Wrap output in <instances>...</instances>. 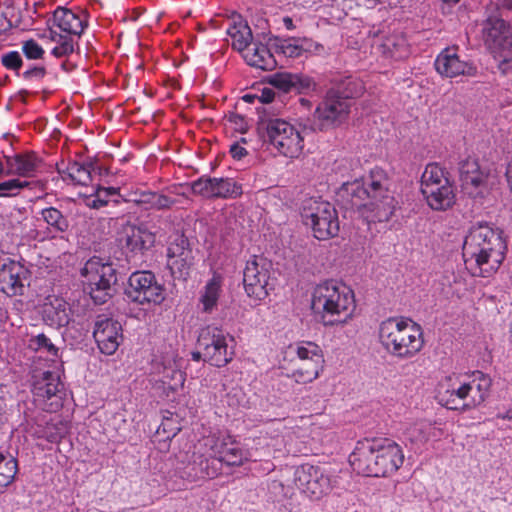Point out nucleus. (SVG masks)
<instances>
[{"label": "nucleus", "instance_id": "nucleus-1", "mask_svg": "<svg viewBox=\"0 0 512 512\" xmlns=\"http://www.w3.org/2000/svg\"><path fill=\"white\" fill-rule=\"evenodd\" d=\"M506 251L503 231L488 223H479L466 235L462 257L471 275L489 277L499 269Z\"/></svg>", "mask_w": 512, "mask_h": 512}, {"label": "nucleus", "instance_id": "nucleus-2", "mask_svg": "<svg viewBox=\"0 0 512 512\" xmlns=\"http://www.w3.org/2000/svg\"><path fill=\"white\" fill-rule=\"evenodd\" d=\"M355 307L354 293L344 283L328 280L313 289L311 308L325 326L346 323L351 319Z\"/></svg>", "mask_w": 512, "mask_h": 512}, {"label": "nucleus", "instance_id": "nucleus-3", "mask_svg": "<svg viewBox=\"0 0 512 512\" xmlns=\"http://www.w3.org/2000/svg\"><path fill=\"white\" fill-rule=\"evenodd\" d=\"M379 339L392 356L400 359L414 357L424 345L421 326L410 318L391 317L380 324Z\"/></svg>", "mask_w": 512, "mask_h": 512}, {"label": "nucleus", "instance_id": "nucleus-4", "mask_svg": "<svg viewBox=\"0 0 512 512\" xmlns=\"http://www.w3.org/2000/svg\"><path fill=\"white\" fill-rule=\"evenodd\" d=\"M266 140L278 154L287 158H298L304 149V139L310 131L308 123L293 124L282 118L266 121Z\"/></svg>", "mask_w": 512, "mask_h": 512}, {"label": "nucleus", "instance_id": "nucleus-5", "mask_svg": "<svg viewBox=\"0 0 512 512\" xmlns=\"http://www.w3.org/2000/svg\"><path fill=\"white\" fill-rule=\"evenodd\" d=\"M80 275L84 291L96 304H103L112 297L113 285L117 282V277L111 263L93 257L84 264Z\"/></svg>", "mask_w": 512, "mask_h": 512}, {"label": "nucleus", "instance_id": "nucleus-6", "mask_svg": "<svg viewBox=\"0 0 512 512\" xmlns=\"http://www.w3.org/2000/svg\"><path fill=\"white\" fill-rule=\"evenodd\" d=\"M459 181L464 194L474 199L487 197L495 186V176L476 157L467 156L458 164Z\"/></svg>", "mask_w": 512, "mask_h": 512}, {"label": "nucleus", "instance_id": "nucleus-7", "mask_svg": "<svg viewBox=\"0 0 512 512\" xmlns=\"http://www.w3.org/2000/svg\"><path fill=\"white\" fill-rule=\"evenodd\" d=\"M386 193H391L387 174L382 168L375 167L365 181L356 179L353 182L344 183L339 196L347 202V205L363 206L364 200L376 199Z\"/></svg>", "mask_w": 512, "mask_h": 512}, {"label": "nucleus", "instance_id": "nucleus-8", "mask_svg": "<svg viewBox=\"0 0 512 512\" xmlns=\"http://www.w3.org/2000/svg\"><path fill=\"white\" fill-rule=\"evenodd\" d=\"M302 218L310 226L314 237L327 240L339 232V220L334 206L320 199H310L303 206Z\"/></svg>", "mask_w": 512, "mask_h": 512}, {"label": "nucleus", "instance_id": "nucleus-9", "mask_svg": "<svg viewBox=\"0 0 512 512\" xmlns=\"http://www.w3.org/2000/svg\"><path fill=\"white\" fill-rule=\"evenodd\" d=\"M234 338L217 327L208 326L198 338L203 360L216 367L227 365L234 356Z\"/></svg>", "mask_w": 512, "mask_h": 512}, {"label": "nucleus", "instance_id": "nucleus-10", "mask_svg": "<svg viewBox=\"0 0 512 512\" xmlns=\"http://www.w3.org/2000/svg\"><path fill=\"white\" fill-rule=\"evenodd\" d=\"M352 101L348 96H341L337 91L327 92L314 113V122L310 131L326 130L340 124L348 115Z\"/></svg>", "mask_w": 512, "mask_h": 512}, {"label": "nucleus", "instance_id": "nucleus-11", "mask_svg": "<svg viewBox=\"0 0 512 512\" xmlns=\"http://www.w3.org/2000/svg\"><path fill=\"white\" fill-rule=\"evenodd\" d=\"M421 191L432 209L445 210L448 206V177L444 168L436 163L428 164L422 174Z\"/></svg>", "mask_w": 512, "mask_h": 512}, {"label": "nucleus", "instance_id": "nucleus-12", "mask_svg": "<svg viewBox=\"0 0 512 512\" xmlns=\"http://www.w3.org/2000/svg\"><path fill=\"white\" fill-rule=\"evenodd\" d=\"M125 294L129 300L138 304H160L164 299V288L150 271H138L131 274Z\"/></svg>", "mask_w": 512, "mask_h": 512}, {"label": "nucleus", "instance_id": "nucleus-13", "mask_svg": "<svg viewBox=\"0 0 512 512\" xmlns=\"http://www.w3.org/2000/svg\"><path fill=\"white\" fill-rule=\"evenodd\" d=\"M60 387L59 377L50 371L35 375L32 384L35 404L50 413L58 411L62 407Z\"/></svg>", "mask_w": 512, "mask_h": 512}, {"label": "nucleus", "instance_id": "nucleus-14", "mask_svg": "<svg viewBox=\"0 0 512 512\" xmlns=\"http://www.w3.org/2000/svg\"><path fill=\"white\" fill-rule=\"evenodd\" d=\"M269 264L263 258L252 256L243 271V284L248 297L261 301L265 299L271 286L269 284Z\"/></svg>", "mask_w": 512, "mask_h": 512}, {"label": "nucleus", "instance_id": "nucleus-15", "mask_svg": "<svg viewBox=\"0 0 512 512\" xmlns=\"http://www.w3.org/2000/svg\"><path fill=\"white\" fill-rule=\"evenodd\" d=\"M297 488L310 498L318 499L331 489V479L323 469L310 464H303L294 472Z\"/></svg>", "mask_w": 512, "mask_h": 512}, {"label": "nucleus", "instance_id": "nucleus-16", "mask_svg": "<svg viewBox=\"0 0 512 512\" xmlns=\"http://www.w3.org/2000/svg\"><path fill=\"white\" fill-rule=\"evenodd\" d=\"M295 351L298 358L307 363L306 368L301 367L293 372L295 382L300 384L313 382L323 369L322 349L313 342H302L297 345Z\"/></svg>", "mask_w": 512, "mask_h": 512}, {"label": "nucleus", "instance_id": "nucleus-17", "mask_svg": "<svg viewBox=\"0 0 512 512\" xmlns=\"http://www.w3.org/2000/svg\"><path fill=\"white\" fill-rule=\"evenodd\" d=\"M122 325L107 315H98L94 323L93 337L101 353L113 355L123 341Z\"/></svg>", "mask_w": 512, "mask_h": 512}, {"label": "nucleus", "instance_id": "nucleus-18", "mask_svg": "<svg viewBox=\"0 0 512 512\" xmlns=\"http://www.w3.org/2000/svg\"><path fill=\"white\" fill-rule=\"evenodd\" d=\"M482 36L485 45L495 55L508 52L512 47L509 25L501 17L489 16L483 23Z\"/></svg>", "mask_w": 512, "mask_h": 512}, {"label": "nucleus", "instance_id": "nucleus-19", "mask_svg": "<svg viewBox=\"0 0 512 512\" xmlns=\"http://www.w3.org/2000/svg\"><path fill=\"white\" fill-rule=\"evenodd\" d=\"M378 452L375 457L374 472L376 477H385L396 472L404 461L401 447L392 440L378 439Z\"/></svg>", "mask_w": 512, "mask_h": 512}, {"label": "nucleus", "instance_id": "nucleus-20", "mask_svg": "<svg viewBox=\"0 0 512 512\" xmlns=\"http://www.w3.org/2000/svg\"><path fill=\"white\" fill-rule=\"evenodd\" d=\"M378 439H364L358 441L353 452L349 456V463L353 470L364 476L376 477L374 467L375 457L378 452Z\"/></svg>", "mask_w": 512, "mask_h": 512}, {"label": "nucleus", "instance_id": "nucleus-21", "mask_svg": "<svg viewBox=\"0 0 512 512\" xmlns=\"http://www.w3.org/2000/svg\"><path fill=\"white\" fill-rule=\"evenodd\" d=\"M167 265L175 278L185 279L194 262L192 250L188 247L187 240L179 237L171 243L167 251Z\"/></svg>", "mask_w": 512, "mask_h": 512}, {"label": "nucleus", "instance_id": "nucleus-22", "mask_svg": "<svg viewBox=\"0 0 512 512\" xmlns=\"http://www.w3.org/2000/svg\"><path fill=\"white\" fill-rule=\"evenodd\" d=\"M27 277L28 270L21 263L10 258L0 260V284L6 294H22Z\"/></svg>", "mask_w": 512, "mask_h": 512}, {"label": "nucleus", "instance_id": "nucleus-23", "mask_svg": "<svg viewBox=\"0 0 512 512\" xmlns=\"http://www.w3.org/2000/svg\"><path fill=\"white\" fill-rule=\"evenodd\" d=\"M357 209L368 223L388 221L396 209V201L391 193L378 196L376 199H366L363 206H350Z\"/></svg>", "mask_w": 512, "mask_h": 512}, {"label": "nucleus", "instance_id": "nucleus-24", "mask_svg": "<svg viewBox=\"0 0 512 512\" xmlns=\"http://www.w3.org/2000/svg\"><path fill=\"white\" fill-rule=\"evenodd\" d=\"M184 360L175 351H168L157 364L156 369L161 374V382L168 389L176 391L183 387L185 373L182 371Z\"/></svg>", "mask_w": 512, "mask_h": 512}, {"label": "nucleus", "instance_id": "nucleus-25", "mask_svg": "<svg viewBox=\"0 0 512 512\" xmlns=\"http://www.w3.org/2000/svg\"><path fill=\"white\" fill-rule=\"evenodd\" d=\"M43 321L51 327L66 326L71 320L70 305L62 298L49 296L41 308Z\"/></svg>", "mask_w": 512, "mask_h": 512}, {"label": "nucleus", "instance_id": "nucleus-26", "mask_svg": "<svg viewBox=\"0 0 512 512\" xmlns=\"http://www.w3.org/2000/svg\"><path fill=\"white\" fill-rule=\"evenodd\" d=\"M53 25L68 36H81L87 26L86 13L58 7L53 13Z\"/></svg>", "mask_w": 512, "mask_h": 512}, {"label": "nucleus", "instance_id": "nucleus-27", "mask_svg": "<svg viewBox=\"0 0 512 512\" xmlns=\"http://www.w3.org/2000/svg\"><path fill=\"white\" fill-rule=\"evenodd\" d=\"M40 164L41 160L32 152L5 156L7 175H16L25 178L35 177Z\"/></svg>", "mask_w": 512, "mask_h": 512}, {"label": "nucleus", "instance_id": "nucleus-28", "mask_svg": "<svg viewBox=\"0 0 512 512\" xmlns=\"http://www.w3.org/2000/svg\"><path fill=\"white\" fill-rule=\"evenodd\" d=\"M156 232L147 224L129 225L124 228L125 246L133 253L149 249L155 242Z\"/></svg>", "mask_w": 512, "mask_h": 512}, {"label": "nucleus", "instance_id": "nucleus-29", "mask_svg": "<svg viewBox=\"0 0 512 512\" xmlns=\"http://www.w3.org/2000/svg\"><path fill=\"white\" fill-rule=\"evenodd\" d=\"M222 464L218 458L208 455L197 456L192 464H189L183 471L182 477L189 481H196L205 478H214L221 471Z\"/></svg>", "mask_w": 512, "mask_h": 512}, {"label": "nucleus", "instance_id": "nucleus-30", "mask_svg": "<svg viewBox=\"0 0 512 512\" xmlns=\"http://www.w3.org/2000/svg\"><path fill=\"white\" fill-rule=\"evenodd\" d=\"M242 57L249 66L260 70H272L277 64L268 47L260 42H253Z\"/></svg>", "mask_w": 512, "mask_h": 512}, {"label": "nucleus", "instance_id": "nucleus-31", "mask_svg": "<svg viewBox=\"0 0 512 512\" xmlns=\"http://www.w3.org/2000/svg\"><path fill=\"white\" fill-rule=\"evenodd\" d=\"M227 35L231 39L233 49L240 52L241 55L254 42L249 25L240 16L232 19V23L227 28Z\"/></svg>", "mask_w": 512, "mask_h": 512}, {"label": "nucleus", "instance_id": "nucleus-32", "mask_svg": "<svg viewBox=\"0 0 512 512\" xmlns=\"http://www.w3.org/2000/svg\"><path fill=\"white\" fill-rule=\"evenodd\" d=\"M222 295V278L220 275H213L200 291L199 305L204 313H212L218 305Z\"/></svg>", "mask_w": 512, "mask_h": 512}, {"label": "nucleus", "instance_id": "nucleus-33", "mask_svg": "<svg viewBox=\"0 0 512 512\" xmlns=\"http://www.w3.org/2000/svg\"><path fill=\"white\" fill-rule=\"evenodd\" d=\"M250 458L251 455L249 451L243 449L239 443L231 437L218 460L221 464L225 463L228 466H240Z\"/></svg>", "mask_w": 512, "mask_h": 512}, {"label": "nucleus", "instance_id": "nucleus-34", "mask_svg": "<svg viewBox=\"0 0 512 512\" xmlns=\"http://www.w3.org/2000/svg\"><path fill=\"white\" fill-rule=\"evenodd\" d=\"M230 439L231 436L224 432L212 433L202 439L201 445L204 447L206 455L219 458Z\"/></svg>", "mask_w": 512, "mask_h": 512}, {"label": "nucleus", "instance_id": "nucleus-35", "mask_svg": "<svg viewBox=\"0 0 512 512\" xmlns=\"http://www.w3.org/2000/svg\"><path fill=\"white\" fill-rule=\"evenodd\" d=\"M230 439L231 436L224 432L212 433L202 439L201 445L204 447L206 455L219 458Z\"/></svg>", "mask_w": 512, "mask_h": 512}, {"label": "nucleus", "instance_id": "nucleus-36", "mask_svg": "<svg viewBox=\"0 0 512 512\" xmlns=\"http://www.w3.org/2000/svg\"><path fill=\"white\" fill-rule=\"evenodd\" d=\"M269 83L284 92L298 90L304 86L302 78L297 74L276 73L270 77Z\"/></svg>", "mask_w": 512, "mask_h": 512}, {"label": "nucleus", "instance_id": "nucleus-37", "mask_svg": "<svg viewBox=\"0 0 512 512\" xmlns=\"http://www.w3.org/2000/svg\"><path fill=\"white\" fill-rule=\"evenodd\" d=\"M17 471V460L10 454L0 452V488L9 486Z\"/></svg>", "mask_w": 512, "mask_h": 512}, {"label": "nucleus", "instance_id": "nucleus-38", "mask_svg": "<svg viewBox=\"0 0 512 512\" xmlns=\"http://www.w3.org/2000/svg\"><path fill=\"white\" fill-rule=\"evenodd\" d=\"M214 190V198H235L242 194L241 186L229 178H214Z\"/></svg>", "mask_w": 512, "mask_h": 512}, {"label": "nucleus", "instance_id": "nucleus-39", "mask_svg": "<svg viewBox=\"0 0 512 512\" xmlns=\"http://www.w3.org/2000/svg\"><path fill=\"white\" fill-rule=\"evenodd\" d=\"M50 39L51 41L57 43L51 54L56 58H61L70 55L74 51V41L71 36L62 35L56 32L53 29H50Z\"/></svg>", "mask_w": 512, "mask_h": 512}, {"label": "nucleus", "instance_id": "nucleus-40", "mask_svg": "<svg viewBox=\"0 0 512 512\" xmlns=\"http://www.w3.org/2000/svg\"><path fill=\"white\" fill-rule=\"evenodd\" d=\"M66 174L75 184L87 185L91 181V165L70 162L66 168Z\"/></svg>", "mask_w": 512, "mask_h": 512}, {"label": "nucleus", "instance_id": "nucleus-41", "mask_svg": "<svg viewBox=\"0 0 512 512\" xmlns=\"http://www.w3.org/2000/svg\"><path fill=\"white\" fill-rule=\"evenodd\" d=\"M118 188L98 187L95 193L87 199V206L93 209L104 207L110 201V198L118 196Z\"/></svg>", "mask_w": 512, "mask_h": 512}, {"label": "nucleus", "instance_id": "nucleus-42", "mask_svg": "<svg viewBox=\"0 0 512 512\" xmlns=\"http://www.w3.org/2000/svg\"><path fill=\"white\" fill-rule=\"evenodd\" d=\"M41 215L43 220L57 232H65L69 227L66 217L54 207L43 209Z\"/></svg>", "mask_w": 512, "mask_h": 512}, {"label": "nucleus", "instance_id": "nucleus-43", "mask_svg": "<svg viewBox=\"0 0 512 512\" xmlns=\"http://www.w3.org/2000/svg\"><path fill=\"white\" fill-rule=\"evenodd\" d=\"M29 347L37 352L46 353L51 359L58 357V348L43 333L32 336L29 340Z\"/></svg>", "mask_w": 512, "mask_h": 512}, {"label": "nucleus", "instance_id": "nucleus-44", "mask_svg": "<svg viewBox=\"0 0 512 512\" xmlns=\"http://www.w3.org/2000/svg\"><path fill=\"white\" fill-rule=\"evenodd\" d=\"M28 186V181L20 180L19 178L0 182V197L17 196L22 189Z\"/></svg>", "mask_w": 512, "mask_h": 512}, {"label": "nucleus", "instance_id": "nucleus-45", "mask_svg": "<svg viewBox=\"0 0 512 512\" xmlns=\"http://www.w3.org/2000/svg\"><path fill=\"white\" fill-rule=\"evenodd\" d=\"M191 189L194 194L201 195L206 198H214V178L201 177L192 182Z\"/></svg>", "mask_w": 512, "mask_h": 512}, {"label": "nucleus", "instance_id": "nucleus-46", "mask_svg": "<svg viewBox=\"0 0 512 512\" xmlns=\"http://www.w3.org/2000/svg\"><path fill=\"white\" fill-rule=\"evenodd\" d=\"M47 75L46 68L41 65L30 66L22 74L19 75L23 80L29 84H40Z\"/></svg>", "mask_w": 512, "mask_h": 512}, {"label": "nucleus", "instance_id": "nucleus-47", "mask_svg": "<svg viewBox=\"0 0 512 512\" xmlns=\"http://www.w3.org/2000/svg\"><path fill=\"white\" fill-rule=\"evenodd\" d=\"M22 52L29 60L42 59L45 51L34 39H29L22 42Z\"/></svg>", "mask_w": 512, "mask_h": 512}, {"label": "nucleus", "instance_id": "nucleus-48", "mask_svg": "<svg viewBox=\"0 0 512 512\" xmlns=\"http://www.w3.org/2000/svg\"><path fill=\"white\" fill-rule=\"evenodd\" d=\"M2 65L11 71H14L18 76L20 75L19 70L22 67L23 60L18 51H9L1 57Z\"/></svg>", "mask_w": 512, "mask_h": 512}, {"label": "nucleus", "instance_id": "nucleus-49", "mask_svg": "<svg viewBox=\"0 0 512 512\" xmlns=\"http://www.w3.org/2000/svg\"><path fill=\"white\" fill-rule=\"evenodd\" d=\"M474 68L466 62L459 61L456 55H450V78L458 75H472Z\"/></svg>", "mask_w": 512, "mask_h": 512}, {"label": "nucleus", "instance_id": "nucleus-50", "mask_svg": "<svg viewBox=\"0 0 512 512\" xmlns=\"http://www.w3.org/2000/svg\"><path fill=\"white\" fill-rule=\"evenodd\" d=\"M469 384L474 385V389L479 392V401H483L485 393L488 391L490 386V379L484 374L478 372L476 378Z\"/></svg>", "mask_w": 512, "mask_h": 512}, {"label": "nucleus", "instance_id": "nucleus-51", "mask_svg": "<svg viewBox=\"0 0 512 512\" xmlns=\"http://www.w3.org/2000/svg\"><path fill=\"white\" fill-rule=\"evenodd\" d=\"M154 192L152 191H140L133 195L131 201L138 205H143L146 209H152V201Z\"/></svg>", "mask_w": 512, "mask_h": 512}, {"label": "nucleus", "instance_id": "nucleus-52", "mask_svg": "<svg viewBox=\"0 0 512 512\" xmlns=\"http://www.w3.org/2000/svg\"><path fill=\"white\" fill-rule=\"evenodd\" d=\"M175 204V200L160 193L154 192V197L152 201V209H168Z\"/></svg>", "mask_w": 512, "mask_h": 512}, {"label": "nucleus", "instance_id": "nucleus-53", "mask_svg": "<svg viewBox=\"0 0 512 512\" xmlns=\"http://www.w3.org/2000/svg\"><path fill=\"white\" fill-rule=\"evenodd\" d=\"M474 389L473 384L464 383L457 390L450 392V404L455 403L457 400L465 401L468 393Z\"/></svg>", "mask_w": 512, "mask_h": 512}, {"label": "nucleus", "instance_id": "nucleus-54", "mask_svg": "<svg viewBox=\"0 0 512 512\" xmlns=\"http://www.w3.org/2000/svg\"><path fill=\"white\" fill-rule=\"evenodd\" d=\"M283 53L289 57H298L302 54L303 48L296 40L289 39L282 44Z\"/></svg>", "mask_w": 512, "mask_h": 512}, {"label": "nucleus", "instance_id": "nucleus-55", "mask_svg": "<svg viewBox=\"0 0 512 512\" xmlns=\"http://www.w3.org/2000/svg\"><path fill=\"white\" fill-rule=\"evenodd\" d=\"M435 69L441 76L448 75V48H444L437 57Z\"/></svg>", "mask_w": 512, "mask_h": 512}, {"label": "nucleus", "instance_id": "nucleus-56", "mask_svg": "<svg viewBox=\"0 0 512 512\" xmlns=\"http://www.w3.org/2000/svg\"><path fill=\"white\" fill-rule=\"evenodd\" d=\"M499 55L501 60H499L498 68L503 75H508L512 73V57L509 56L508 52H499L496 56Z\"/></svg>", "mask_w": 512, "mask_h": 512}, {"label": "nucleus", "instance_id": "nucleus-57", "mask_svg": "<svg viewBox=\"0 0 512 512\" xmlns=\"http://www.w3.org/2000/svg\"><path fill=\"white\" fill-rule=\"evenodd\" d=\"M423 424L416 425L407 430V437L411 442H422L426 439L422 431Z\"/></svg>", "mask_w": 512, "mask_h": 512}, {"label": "nucleus", "instance_id": "nucleus-58", "mask_svg": "<svg viewBox=\"0 0 512 512\" xmlns=\"http://www.w3.org/2000/svg\"><path fill=\"white\" fill-rule=\"evenodd\" d=\"M230 154L234 159L240 160L242 157H244L247 154V151L244 147L240 146L237 143H234L230 147Z\"/></svg>", "mask_w": 512, "mask_h": 512}, {"label": "nucleus", "instance_id": "nucleus-59", "mask_svg": "<svg viewBox=\"0 0 512 512\" xmlns=\"http://www.w3.org/2000/svg\"><path fill=\"white\" fill-rule=\"evenodd\" d=\"M34 434L38 438H45V439H47L50 442H56L57 439L59 438L58 434L48 433L46 431V429H44V430H35Z\"/></svg>", "mask_w": 512, "mask_h": 512}, {"label": "nucleus", "instance_id": "nucleus-60", "mask_svg": "<svg viewBox=\"0 0 512 512\" xmlns=\"http://www.w3.org/2000/svg\"><path fill=\"white\" fill-rule=\"evenodd\" d=\"M275 93L268 88L263 89L261 94V101L264 103H269L273 101Z\"/></svg>", "mask_w": 512, "mask_h": 512}, {"label": "nucleus", "instance_id": "nucleus-61", "mask_svg": "<svg viewBox=\"0 0 512 512\" xmlns=\"http://www.w3.org/2000/svg\"><path fill=\"white\" fill-rule=\"evenodd\" d=\"M496 7L499 10L512 11V0H497Z\"/></svg>", "mask_w": 512, "mask_h": 512}, {"label": "nucleus", "instance_id": "nucleus-62", "mask_svg": "<svg viewBox=\"0 0 512 512\" xmlns=\"http://www.w3.org/2000/svg\"><path fill=\"white\" fill-rule=\"evenodd\" d=\"M470 404L465 402V401H459L458 402H455V403H451L450 404V410H462V409H465L466 407H469Z\"/></svg>", "mask_w": 512, "mask_h": 512}, {"label": "nucleus", "instance_id": "nucleus-63", "mask_svg": "<svg viewBox=\"0 0 512 512\" xmlns=\"http://www.w3.org/2000/svg\"><path fill=\"white\" fill-rule=\"evenodd\" d=\"M497 417L503 420L512 421V407L506 410L504 413H498Z\"/></svg>", "mask_w": 512, "mask_h": 512}, {"label": "nucleus", "instance_id": "nucleus-64", "mask_svg": "<svg viewBox=\"0 0 512 512\" xmlns=\"http://www.w3.org/2000/svg\"><path fill=\"white\" fill-rule=\"evenodd\" d=\"M28 95V91L25 90V89H22L20 90L17 94H16V99L22 101V102H25V99H26V96Z\"/></svg>", "mask_w": 512, "mask_h": 512}]
</instances>
